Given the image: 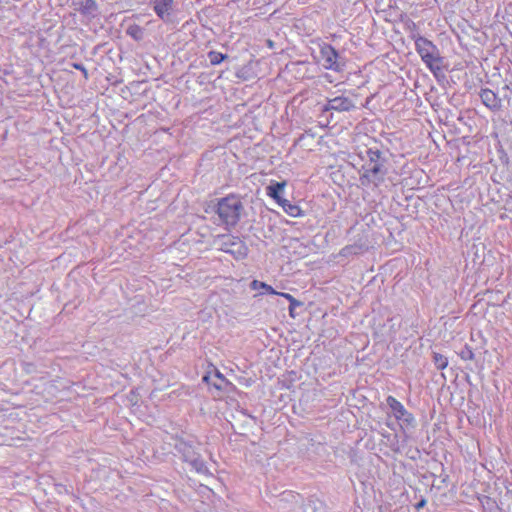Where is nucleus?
Masks as SVG:
<instances>
[{
    "instance_id": "nucleus-1",
    "label": "nucleus",
    "mask_w": 512,
    "mask_h": 512,
    "mask_svg": "<svg viewBox=\"0 0 512 512\" xmlns=\"http://www.w3.org/2000/svg\"><path fill=\"white\" fill-rule=\"evenodd\" d=\"M368 160L362 165L360 171V183L363 186L378 187L384 182L387 169L385 168V158L378 149L369 148L367 150Z\"/></svg>"
},
{
    "instance_id": "nucleus-2",
    "label": "nucleus",
    "mask_w": 512,
    "mask_h": 512,
    "mask_svg": "<svg viewBox=\"0 0 512 512\" xmlns=\"http://www.w3.org/2000/svg\"><path fill=\"white\" fill-rule=\"evenodd\" d=\"M415 50L426 67L434 75H437V73L441 71L443 57L440 55L438 47L432 41L423 36H417Z\"/></svg>"
},
{
    "instance_id": "nucleus-3",
    "label": "nucleus",
    "mask_w": 512,
    "mask_h": 512,
    "mask_svg": "<svg viewBox=\"0 0 512 512\" xmlns=\"http://www.w3.org/2000/svg\"><path fill=\"white\" fill-rule=\"evenodd\" d=\"M244 206L236 195H228L218 201L217 214L227 227H234L241 218Z\"/></svg>"
},
{
    "instance_id": "nucleus-4",
    "label": "nucleus",
    "mask_w": 512,
    "mask_h": 512,
    "mask_svg": "<svg viewBox=\"0 0 512 512\" xmlns=\"http://www.w3.org/2000/svg\"><path fill=\"white\" fill-rule=\"evenodd\" d=\"M174 449L181 455L182 459L189 463L191 467L198 473L205 474L208 472L205 462L201 458L200 454L195 450L192 443L182 439H174Z\"/></svg>"
},
{
    "instance_id": "nucleus-5",
    "label": "nucleus",
    "mask_w": 512,
    "mask_h": 512,
    "mask_svg": "<svg viewBox=\"0 0 512 512\" xmlns=\"http://www.w3.org/2000/svg\"><path fill=\"white\" fill-rule=\"evenodd\" d=\"M215 243L221 251L233 255L235 259H244L248 255L247 245L236 236L220 235L216 238Z\"/></svg>"
},
{
    "instance_id": "nucleus-6",
    "label": "nucleus",
    "mask_w": 512,
    "mask_h": 512,
    "mask_svg": "<svg viewBox=\"0 0 512 512\" xmlns=\"http://www.w3.org/2000/svg\"><path fill=\"white\" fill-rule=\"evenodd\" d=\"M319 62L327 70L341 72L344 69L345 63L343 58L335 50V48L327 43L320 45V59Z\"/></svg>"
},
{
    "instance_id": "nucleus-7",
    "label": "nucleus",
    "mask_w": 512,
    "mask_h": 512,
    "mask_svg": "<svg viewBox=\"0 0 512 512\" xmlns=\"http://www.w3.org/2000/svg\"><path fill=\"white\" fill-rule=\"evenodd\" d=\"M386 403L387 406L391 409L396 420L401 421L407 427H415L416 420L414 416L404 407L400 401L390 395L387 397Z\"/></svg>"
},
{
    "instance_id": "nucleus-8",
    "label": "nucleus",
    "mask_w": 512,
    "mask_h": 512,
    "mask_svg": "<svg viewBox=\"0 0 512 512\" xmlns=\"http://www.w3.org/2000/svg\"><path fill=\"white\" fill-rule=\"evenodd\" d=\"M356 108V103L350 97L341 95L328 99L323 111L349 112Z\"/></svg>"
},
{
    "instance_id": "nucleus-9",
    "label": "nucleus",
    "mask_w": 512,
    "mask_h": 512,
    "mask_svg": "<svg viewBox=\"0 0 512 512\" xmlns=\"http://www.w3.org/2000/svg\"><path fill=\"white\" fill-rule=\"evenodd\" d=\"M479 97L488 109L492 111H499L502 107V100L500 97L491 89L483 88L479 92Z\"/></svg>"
},
{
    "instance_id": "nucleus-10",
    "label": "nucleus",
    "mask_w": 512,
    "mask_h": 512,
    "mask_svg": "<svg viewBox=\"0 0 512 512\" xmlns=\"http://www.w3.org/2000/svg\"><path fill=\"white\" fill-rule=\"evenodd\" d=\"M153 10L163 21H168L174 11V0H151Z\"/></svg>"
},
{
    "instance_id": "nucleus-11",
    "label": "nucleus",
    "mask_w": 512,
    "mask_h": 512,
    "mask_svg": "<svg viewBox=\"0 0 512 512\" xmlns=\"http://www.w3.org/2000/svg\"><path fill=\"white\" fill-rule=\"evenodd\" d=\"M76 10L89 18H93L97 15L98 5L95 0H76L74 2Z\"/></svg>"
},
{
    "instance_id": "nucleus-12",
    "label": "nucleus",
    "mask_w": 512,
    "mask_h": 512,
    "mask_svg": "<svg viewBox=\"0 0 512 512\" xmlns=\"http://www.w3.org/2000/svg\"><path fill=\"white\" fill-rule=\"evenodd\" d=\"M286 186V182H274L271 183L269 186H267V195L274 199L276 203L280 202L282 199H284L281 194L284 191V188Z\"/></svg>"
},
{
    "instance_id": "nucleus-13",
    "label": "nucleus",
    "mask_w": 512,
    "mask_h": 512,
    "mask_svg": "<svg viewBox=\"0 0 512 512\" xmlns=\"http://www.w3.org/2000/svg\"><path fill=\"white\" fill-rule=\"evenodd\" d=\"M303 512H327L325 503L319 499H309L303 507Z\"/></svg>"
},
{
    "instance_id": "nucleus-14",
    "label": "nucleus",
    "mask_w": 512,
    "mask_h": 512,
    "mask_svg": "<svg viewBox=\"0 0 512 512\" xmlns=\"http://www.w3.org/2000/svg\"><path fill=\"white\" fill-rule=\"evenodd\" d=\"M277 204H279L283 208V210L292 217H298L301 215V209L297 205L290 203V201L286 199H282Z\"/></svg>"
},
{
    "instance_id": "nucleus-15",
    "label": "nucleus",
    "mask_w": 512,
    "mask_h": 512,
    "mask_svg": "<svg viewBox=\"0 0 512 512\" xmlns=\"http://www.w3.org/2000/svg\"><path fill=\"white\" fill-rule=\"evenodd\" d=\"M364 251V247L361 244H353L345 246L341 249L340 254L342 256H351V255H358Z\"/></svg>"
},
{
    "instance_id": "nucleus-16",
    "label": "nucleus",
    "mask_w": 512,
    "mask_h": 512,
    "mask_svg": "<svg viewBox=\"0 0 512 512\" xmlns=\"http://www.w3.org/2000/svg\"><path fill=\"white\" fill-rule=\"evenodd\" d=\"M227 58L226 54L217 52V51H210L208 53V59L211 63V65H218L222 61H224Z\"/></svg>"
},
{
    "instance_id": "nucleus-17",
    "label": "nucleus",
    "mask_w": 512,
    "mask_h": 512,
    "mask_svg": "<svg viewBox=\"0 0 512 512\" xmlns=\"http://www.w3.org/2000/svg\"><path fill=\"white\" fill-rule=\"evenodd\" d=\"M251 288L256 290V289H262L264 290L266 293H269V294H277V292L268 284L264 283V282H260L258 280H253L250 284Z\"/></svg>"
},
{
    "instance_id": "nucleus-18",
    "label": "nucleus",
    "mask_w": 512,
    "mask_h": 512,
    "mask_svg": "<svg viewBox=\"0 0 512 512\" xmlns=\"http://www.w3.org/2000/svg\"><path fill=\"white\" fill-rule=\"evenodd\" d=\"M127 34L135 40H140L143 37V29L138 25H131L127 28Z\"/></svg>"
},
{
    "instance_id": "nucleus-19",
    "label": "nucleus",
    "mask_w": 512,
    "mask_h": 512,
    "mask_svg": "<svg viewBox=\"0 0 512 512\" xmlns=\"http://www.w3.org/2000/svg\"><path fill=\"white\" fill-rule=\"evenodd\" d=\"M433 360H434L435 366L439 370L445 369L448 365V359L445 356H443L442 354L434 353Z\"/></svg>"
},
{
    "instance_id": "nucleus-20",
    "label": "nucleus",
    "mask_w": 512,
    "mask_h": 512,
    "mask_svg": "<svg viewBox=\"0 0 512 512\" xmlns=\"http://www.w3.org/2000/svg\"><path fill=\"white\" fill-rule=\"evenodd\" d=\"M459 356L462 360H473L474 352L469 346H465L459 353Z\"/></svg>"
},
{
    "instance_id": "nucleus-21",
    "label": "nucleus",
    "mask_w": 512,
    "mask_h": 512,
    "mask_svg": "<svg viewBox=\"0 0 512 512\" xmlns=\"http://www.w3.org/2000/svg\"><path fill=\"white\" fill-rule=\"evenodd\" d=\"M215 377L217 378V382H214L213 383V386L218 389V390H221L223 389V384H227L228 381L226 380V378L223 376L222 373H220L219 371H216L215 373Z\"/></svg>"
},
{
    "instance_id": "nucleus-22",
    "label": "nucleus",
    "mask_w": 512,
    "mask_h": 512,
    "mask_svg": "<svg viewBox=\"0 0 512 512\" xmlns=\"http://www.w3.org/2000/svg\"><path fill=\"white\" fill-rule=\"evenodd\" d=\"M277 295H280L284 298H286L292 305H301V303L299 301H297L292 295L288 294V293H278L277 292Z\"/></svg>"
},
{
    "instance_id": "nucleus-23",
    "label": "nucleus",
    "mask_w": 512,
    "mask_h": 512,
    "mask_svg": "<svg viewBox=\"0 0 512 512\" xmlns=\"http://www.w3.org/2000/svg\"><path fill=\"white\" fill-rule=\"evenodd\" d=\"M73 67H74L75 69H77V70H80V71L83 73V75H84V77H85L86 79L88 78V72H87V69L84 67V65H83V64H81V63H74V64H73Z\"/></svg>"
},
{
    "instance_id": "nucleus-24",
    "label": "nucleus",
    "mask_w": 512,
    "mask_h": 512,
    "mask_svg": "<svg viewBox=\"0 0 512 512\" xmlns=\"http://www.w3.org/2000/svg\"><path fill=\"white\" fill-rule=\"evenodd\" d=\"M417 36H421L418 30L410 32L409 37L414 41L415 44H416V37Z\"/></svg>"
},
{
    "instance_id": "nucleus-25",
    "label": "nucleus",
    "mask_w": 512,
    "mask_h": 512,
    "mask_svg": "<svg viewBox=\"0 0 512 512\" xmlns=\"http://www.w3.org/2000/svg\"><path fill=\"white\" fill-rule=\"evenodd\" d=\"M425 504H426V501H425L424 499H422L420 502H418V503L416 504V506H415V507H416V509H418V510H419V509L423 508V507L425 506Z\"/></svg>"
},
{
    "instance_id": "nucleus-26",
    "label": "nucleus",
    "mask_w": 512,
    "mask_h": 512,
    "mask_svg": "<svg viewBox=\"0 0 512 512\" xmlns=\"http://www.w3.org/2000/svg\"><path fill=\"white\" fill-rule=\"evenodd\" d=\"M408 28H409L410 32H411V31H417V30H418V29H417V25H416L414 22H411V24H410V25H408Z\"/></svg>"
},
{
    "instance_id": "nucleus-27",
    "label": "nucleus",
    "mask_w": 512,
    "mask_h": 512,
    "mask_svg": "<svg viewBox=\"0 0 512 512\" xmlns=\"http://www.w3.org/2000/svg\"><path fill=\"white\" fill-rule=\"evenodd\" d=\"M408 28H409L410 32H411V31H417V30H418V29H417V25H416L414 22H411V24H410V25H408Z\"/></svg>"
},
{
    "instance_id": "nucleus-28",
    "label": "nucleus",
    "mask_w": 512,
    "mask_h": 512,
    "mask_svg": "<svg viewBox=\"0 0 512 512\" xmlns=\"http://www.w3.org/2000/svg\"><path fill=\"white\" fill-rule=\"evenodd\" d=\"M296 306H297V305H292V304L290 303V306H289V313H290V315H291L292 317H294V309H295V307H296Z\"/></svg>"
},
{
    "instance_id": "nucleus-29",
    "label": "nucleus",
    "mask_w": 512,
    "mask_h": 512,
    "mask_svg": "<svg viewBox=\"0 0 512 512\" xmlns=\"http://www.w3.org/2000/svg\"><path fill=\"white\" fill-rule=\"evenodd\" d=\"M208 378H209L208 376H204L203 380L208 381Z\"/></svg>"
}]
</instances>
